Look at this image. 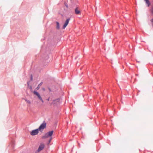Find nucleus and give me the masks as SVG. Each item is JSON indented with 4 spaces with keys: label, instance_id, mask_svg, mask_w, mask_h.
<instances>
[{
    "label": "nucleus",
    "instance_id": "12",
    "mask_svg": "<svg viewBox=\"0 0 153 153\" xmlns=\"http://www.w3.org/2000/svg\"><path fill=\"white\" fill-rule=\"evenodd\" d=\"M52 137L50 138V140L49 141V143H50L51 142V140H52Z\"/></svg>",
    "mask_w": 153,
    "mask_h": 153
},
{
    "label": "nucleus",
    "instance_id": "4",
    "mask_svg": "<svg viewBox=\"0 0 153 153\" xmlns=\"http://www.w3.org/2000/svg\"><path fill=\"white\" fill-rule=\"evenodd\" d=\"M39 130L38 129L33 130L30 132V134L32 136L37 135L38 133Z\"/></svg>",
    "mask_w": 153,
    "mask_h": 153
},
{
    "label": "nucleus",
    "instance_id": "8",
    "mask_svg": "<svg viewBox=\"0 0 153 153\" xmlns=\"http://www.w3.org/2000/svg\"><path fill=\"white\" fill-rule=\"evenodd\" d=\"M42 82H41L40 84H39L37 87L36 88L37 90H38L39 89L40 86L42 85Z\"/></svg>",
    "mask_w": 153,
    "mask_h": 153
},
{
    "label": "nucleus",
    "instance_id": "5",
    "mask_svg": "<svg viewBox=\"0 0 153 153\" xmlns=\"http://www.w3.org/2000/svg\"><path fill=\"white\" fill-rule=\"evenodd\" d=\"M70 20V19H68L66 20L63 26V29H65L66 27L69 23Z\"/></svg>",
    "mask_w": 153,
    "mask_h": 153
},
{
    "label": "nucleus",
    "instance_id": "3",
    "mask_svg": "<svg viewBox=\"0 0 153 153\" xmlns=\"http://www.w3.org/2000/svg\"><path fill=\"white\" fill-rule=\"evenodd\" d=\"M46 127V124L45 123H43L39 127L38 130L39 131H41L43 130Z\"/></svg>",
    "mask_w": 153,
    "mask_h": 153
},
{
    "label": "nucleus",
    "instance_id": "16",
    "mask_svg": "<svg viewBox=\"0 0 153 153\" xmlns=\"http://www.w3.org/2000/svg\"><path fill=\"white\" fill-rule=\"evenodd\" d=\"M32 76H31V79L32 80Z\"/></svg>",
    "mask_w": 153,
    "mask_h": 153
},
{
    "label": "nucleus",
    "instance_id": "6",
    "mask_svg": "<svg viewBox=\"0 0 153 153\" xmlns=\"http://www.w3.org/2000/svg\"><path fill=\"white\" fill-rule=\"evenodd\" d=\"M44 145L43 144H41L39 147V148L38 149V152H39L41 150H42L44 148Z\"/></svg>",
    "mask_w": 153,
    "mask_h": 153
},
{
    "label": "nucleus",
    "instance_id": "10",
    "mask_svg": "<svg viewBox=\"0 0 153 153\" xmlns=\"http://www.w3.org/2000/svg\"><path fill=\"white\" fill-rule=\"evenodd\" d=\"M56 28L58 29L59 28V23L58 22H56Z\"/></svg>",
    "mask_w": 153,
    "mask_h": 153
},
{
    "label": "nucleus",
    "instance_id": "2",
    "mask_svg": "<svg viewBox=\"0 0 153 153\" xmlns=\"http://www.w3.org/2000/svg\"><path fill=\"white\" fill-rule=\"evenodd\" d=\"M33 94L35 95L41 101L42 103L44 102V101L41 97V95L39 93L36 91H34L33 92Z\"/></svg>",
    "mask_w": 153,
    "mask_h": 153
},
{
    "label": "nucleus",
    "instance_id": "15",
    "mask_svg": "<svg viewBox=\"0 0 153 153\" xmlns=\"http://www.w3.org/2000/svg\"><path fill=\"white\" fill-rule=\"evenodd\" d=\"M42 90H43V91H45V88H42Z\"/></svg>",
    "mask_w": 153,
    "mask_h": 153
},
{
    "label": "nucleus",
    "instance_id": "1",
    "mask_svg": "<svg viewBox=\"0 0 153 153\" xmlns=\"http://www.w3.org/2000/svg\"><path fill=\"white\" fill-rule=\"evenodd\" d=\"M53 131H49L48 133H46L43 136L42 138L43 139L46 138L50 137V138L52 137L51 136L53 134Z\"/></svg>",
    "mask_w": 153,
    "mask_h": 153
},
{
    "label": "nucleus",
    "instance_id": "9",
    "mask_svg": "<svg viewBox=\"0 0 153 153\" xmlns=\"http://www.w3.org/2000/svg\"><path fill=\"white\" fill-rule=\"evenodd\" d=\"M145 1L146 4L147 5L148 7H149L150 5V3L149 0H144Z\"/></svg>",
    "mask_w": 153,
    "mask_h": 153
},
{
    "label": "nucleus",
    "instance_id": "11",
    "mask_svg": "<svg viewBox=\"0 0 153 153\" xmlns=\"http://www.w3.org/2000/svg\"><path fill=\"white\" fill-rule=\"evenodd\" d=\"M25 101H26V102H27L28 103L30 104V102L29 100H26Z\"/></svg>",
    "mask_w": 153,
    "mask_h": 153
},
{
    "label": "nucleus",
    "instance_id": "7",
    "mask_svg": "<svg viewBox=\"0 0 153 153\" xmlns=\"http://www.w3.org/2000/svg\"><path fill=\"white\" fill-rule=\"evenodd\" d=\"M75 13L76 14H79L80 13V12L79 10L77 8H76L75 9Z\"/></svg>",
    "mask_w": 153,
    "mask_h": 153
},
{
    "label": "nucleus",
    "instance_id": "13",
    "mask_svg": "<svg viewBox=\"0 0 153 153\" xmlns=\"http://www.w3.org/2000/svg\"><path fill=\"white\" fill-rule=\"evenodd\" d=\"M151 13L153 14V8L151 10Z\"/></svg>",
    "mask_w": 153,
    "mask_h": 153
},
{
    "label": "nucleus",
    "instance_id": "14",
    "mask_svg": "<svg viewBox=\"0 0 153 153\" xmlns=\"http://www.w3.org/2000/svg\"><path fill=\"white\" fill-rule=\"evenodd\" d=\"M151 22H152V25L153 26V19H152L151 20Z\"/></svg>",
    "mask_w": 153,
    "mask_h": 153
}]
</instances>
